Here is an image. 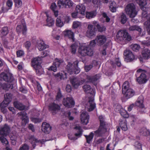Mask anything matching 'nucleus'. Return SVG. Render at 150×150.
Listing matches in <instances>:
<instances>
[{"label":"nucleus","instance_id":"aec40b11","mask_svg":"<svg viewBox=\"0 0 150 150\" xmlns=\"http://www.w3.org/2000/svg\"><path fill=\"white\" fill-rule=\"evenodd\" d=\"M96 40L97 44L101 46L103 45L105 42L107 40V38L104 35H100L96 36Z\"/></svg>","mask_w":150,"mask_h":150},{"label":"nucleus","instance_id":"de8ad7c7","mask_svg":"<svg viewBox=\"0 0 150 150\" xmlns=\"http://www.w3.org/2000/svg\"><path fill=\"white\" fill-rule=\"evenodd\" d=\"M85 136L86 139V142L90 144L93 138V133L92 132H91L88 136L85 135Z\"/></svg>","mask_w":150,"mask_h":150},{"label":"nucleus","instance_id":"412c9836","mask_svg":"<svg viewBox=\"0 0 150 150\" xmlns=\"http://www.w3.org/2000/svg\"><path fill=\"white\" fill-rule=\"evenodd\" d=\"M128 30L129 31H134L135 30L138 31L139 32V35L141 36H143L145 34L144 31L142 33V30L141 28L139 26L136 25L130 26L128 28Z\"/></svg>","mask_w":150,"mask_h":150},{"label":"nucleus","instance_id":"393cba45","mask_svg":"<svg viewBox=\"0 0 150 150\" xmlns=\"http://www.w3.org/2000/svg\"><path fill=\"white\" fill-rule=\"evenodd\" d=\"M16 30L18 33H20L22 32L23 34V35H25L27 31L26 26L25 24L18 25L16 28Z\"/></svg>","mask_w":150,"mask_h":150},{"label":"nucleus","instance_id":"864d4df0","mask_svg":"<svg viewBox=\"0 0 150 150\" xmlns=\"http://www.w3.org/2000/svg\"><path fill=\"white\" fill-rule=\"evenodd\" d=\"M98 31L100 32H102L105 30V28L104 26L102 25L98 24L96 27Z\"/></svg>","mask_w":150,"mask_h":150},{"label":"nucleus","instance_id":"c85d7f7f","mask_svg":"<svg viewBox=\"0 0 150 150\" xmlns=\"http://www.w3.org/2000/svg\"><path fill=\"white\" fill-rule=\"evenodd\" d=\"M13 105L15 108L21 110H23L25 108V106L18 101H15L13 102Z\"/></svg>","mask_w":150,"mask_h":150},{"label":"nucleus","instance_id":"2f4dec72","mask_svg":"<svg viewBox=\"0 0 150 150\" xmlns=\"http://www.w3.org/2000/svg\"><path fill=\"white\" fill-rule=\"evenodd\" d=\"M142 55L144 59L150 58V50L146 48L144 49L142 51Z\"/></svg>","mask_w":150,"mask_h":150},{"label":"nucleus","instance_id":"8fccbe9b","mask_svg":"<svg viewBox=\"0 0 150 150\" xmlns=\"http://www.w3.org/2000/svg\"><path fill=\"white\" fill-rule=\"evenodd\" d=\"M137 3L139 5L143 8V7L145 6L146 4L145 0H138L137 1Z\"/></svg>","mask_w":150,"mask_h":150},{"label":"nucleus","instance_id":"13d9d810","mask_svg":"<svg viewBox=\"0 0 150 150\" xmlns=\"http://www.w3.org/2000/svg\"><path fill=\"white\" fill-rule=\"evenodd\" d=\"M29 149V146L26 144H24L20 147L19 150H28Z\"/></svg>","mask_w":150,"mask_h":150},{"label":"nucleus","instance_id":"0eeeda50","mask_svg":"<svg viewBox=\"0 0 150 150\" xmlns=\"http://www.w3.org/2000/svg\"><path fill=\"white\" fill-rule=\"evenodd\" d=\"M73 3L70 0H59L57 3L59 8H68L72 6Z\"/></svg>","mask_w":150,"mask_h":150},{"label":"nucleus","instance_id":"7ed1b4c3","mask_svg":"<svg viewBox=\"0 0 150 150\" xmlns=\"http://www.w3.org/2000/svg\"><path fill=\"white\" fill-rule=\"evenodd\" d=\"M79 54L82 56H91L93 54V51L92 49L89 46H82L79 47L78 49Z\"/></svg>","mask_w":150,"mask_h":150},{"label":"nucleus","instance_id":"1a4fd4ad","mask_svg":"<svg viewBox=\"0 0 150 150\" xmlns=\"http://www.w3.org/2000/svg\"><path fill=\"white\" fill-rule=\"evenodd\" d=\"M96 107L93 97H89L88 102L86 104L85 108L88 111L91 112L94 110Z\"/></svg>","mask_w":150,"mask_h":150},{"label":"nucleus","instance_id":"e433bc0d","mask_svg":"<svg viewBox=\"0 0 150 150\" xmlns=\"http://www.w3.org/2000/svg\"><path fill=\"white\" fill-rule=\"evenodd\" d=\"M139 132L141 135L146 136H148L150 134L149 131L145 127H143L141 129Z\"/></svg>","mask_w":150,"mask_h":150},{"label":"nucleus","instance_id":"c9c22d12","mask_svg":"<svg viewBox=\"0 0 150 150\" xmlns=\"http://www.w3.org/2000/svg\"><path fill=\"white\" fill-rule=\"evenodd\" d=\"M64 35L65 37H67L74 41V33L73 32L70 30L66 31L64 32Z\"/></svg>","mask_w":150,"mask_h":150},{"label":"nucleus","instance_id":"4d7b16f0","mask_svg":"<svg viewBox=\"0 0 150 150\" xmlns=\"http://www.w3.org/2000/svg\"><path fill=\"white\" fill-rule=\"evenodd\" d=\"M15 5L17 7H19L22 5V2L21 0H14Z\"/></svg>","mask_w":150,"mask_h":150},{"label":"nucleus","instance_id":"9d476101","mask_svg":"<svg viewBox=\"0 0 150 150\" xmlns=\"http://www.w3.org/2000/svg\"><path fill=\"white\" fill-rule=\"evenodd\" d=\"M101 77L100 74H97L94 76H87L86 79L89 82L91 83L96 86L98 82V80Z\"/></svg>","mask_w":150,"mask_h":150},{"label":"nucleus","instance_id":"423d86ee","mask_svg":"<svg viewBox=\"0 0 150 150\" xmlns=\"http://www.w3.org/2000/svg\"><path fill=\"white\" fill-rule=\"evenodd\" d=\"M4 96V100L0 104V107L2 108L7 107L13 98V95L10 93L5 94Z\"/></svg>","mask_w":150,"mask_h":150},{"label":"nucleus","instance_id":"338daca9","mask_svg":"<svg viewBox=\"0 0 150 150\" xmlns=\"http://www.w3.org/2000/svg\"><path fill=\"white\" fill-rule=\"evenodd\" d=\"M73 70V74H77L80 72V69L78 67H74Z\"/></svg>","mask_w":150,"mask_h":150},{"label":"nucleus","instance_id":"cd10ccee","mask_svg":"<svg viewBox=\"0 0 150 150\" xmlns=\"http://www.w3.org/2000/svg\"><path fill=\"white\" fill-rule=\"evenodd\" d=\"M30 142L31 143L33 148L34 149L38 144L41 142L40 140H38L35 138L33 136H31L29 137Z\"/></svg>","mask_w":150,"mask_h":150},{"label":"nucleus","instance_id":"7c9ffc66","mask_svg":"<svg viewBox=\"0 0 150 150\" xmlns=\"http://www.w3.org/2000/svg\"><path fill=\"white\" fill-rule=\"evenodd\" d=\"M48 47L49 46L46 45L43 40H40L38 46V48L40 51L43 50Z\"/></svg>","mask_w":150,"mask_h":150},{"label":"nucleus","instance_id":"b1692460","mask_svg":"<svg viewBox=\"0 0 150 150\" xmlns=\"http://www.w3.org/2000/svg\"><path fill=\"white\" fill-rule=\"evenodd\" d=\"M42 60L40 57L34 58L32 60V65L34 68H37L38 65H41Z\"/></svg>","mask_w":150,"mask_h":150},{"label":"nucleus","instance_id":"39448f33","mask_svg":"<svg viewBox=\"0 0 150 150\" xmlns=\"http://www.w3.org/2000/svg\"><path fill=\"white\" fill-rule=\"evenodd\" d=\"M137 72L139 73H141L139 76L137 77L136 79L137 81L139 84L145 83L147 81L146 79V71L144 69H138Z\"/></svg>","mask_w":150,"mask_h":150},{"label":"nucleus","instance_id":"5fc2aeb1","mask_svg":"<svg viewBox=\"0 0 150 150\" xmlns=\"http://www.w3.org/2000/svg\"><path fill=\"white\" fill-rule=\"evenodd\" d=\"M56 76L57 77L60 76V78L61 79H66L67 78V74L66 73H64V75L62 74H60V73H58L57 74Z\"/></svg>","mask_w":150,"mask_h":150},{"label":"nucleus","instance_id":"603ef678","mask_svg":"<svg viewBox=\"0 0 150 150\" xmlns=\"http://www.w3.org/2000/svg\"><path fill=\"white\" fill-rule=\"evenodd\" d=\"M131 48L132 50L135 51H138L140 48V46L137 44L132 45Z\"/></svg>","mask_w":150,"mask_h":150},{"label":"nucleus","instance_id":"9b49d317","mask_svg":"<svg viewBox=\"0 0 150 150\" xmlns=\"http://www.w3.org/2000/svg\"><path fill=\"white\" fill-rule=\"evenodd\" d=\"M48 107L49 110L53 115L56 114L60 110V106L54 103L50 104Z\"/></svg>","mask_w":150,"mask_h":150},{"label":"nucleus","instance_id":"052dcab7","mask_svg":"<svg viewBox=\"0 0 150 150\" xmlns=\"http://www.w3.org/2000/svg\"><path fill=\"white\" fill-rule=\"evenodd\" d=\"M2 39L3 41L4 47L6 48H9V47L8 46V42L7 40L5 39H4V38H3V39L2 38Z\"/></svg>","mask_w":150,"mask_h":150},{"label":"nucleus","instance_id":"f8f14e48","mask_svg":"<svg viewBox=\"0 0 150 150\" xmlns=\"http://www.w3.org/2000/svg\"><path fill=\"white\" fill-rule=\"evenodd\" d=\"M144 100V98L143 96H139L137 101H136L135 103V106L139 107L141 109L143 110V111L140 110V112H141L142 113L144 112L145 110L144 106L143 104Z\"/></svg>","mask_w":150,"mask_h":150},{"label":"nucleus","instance_id":"09e8293b","mask_svg":"<svg viewBox=\"0 0 150 150\" xmlns=\"http://www.w3.org/2000/svg\"><path fill=\"white\" fill-rule=\"evenodd\" d=\"M36 70V74L38 75L42 74L43 72V69L41 65H38L37 68H34Z\"/></svg>","mask_w":150,"mask_h":150},{"label":"nucleus","instance_id":"2eb2a0df","mask_svg":"<svg viewBox=\"0 0 150 150\" xmlns=\"http://www.w3.org/2000/svg\"><path fill=\"white\" fill-rule=\"evenodd\" d=\"M0 77L3 79L4 80L6 81L11 82L14 80L12 75L10 74H6L2 72L0 74Z\"/></svg>","mask_w":150,"mask_h":150},{"label":"nucleus","instance_id":"6ab92c4d","mask_svg":"<svg viewBox=\"0 0 150 150\" xmlns=\"http://www.w3.org/2000/svg\"><path fill=\"white\" fill-rule=\"evenodd\" d=\"M88 30L86 33V36L88 38H91L96 34L95 28H93L92 25L89 24L88 26Z\"/></svg>","mask_w":150,"mask_h":150},{"label":"nucleus","instance_id":"dca6fc26","mask_svg":"<svg viewBox=\"0 0 150 150\" xmlns=\"http://www.w3.org/2000/svg\"><path fill=\"white\" fill-rule=\"evenodd\" d=\"M10 132V128L6 124L1 127L0 129V135L6 137Z\"/></svg>","mask_w":150,"mask_h":150},{"label":"nucleus","instance_id":"c03bdc74","mask_svg":"<svg viewBox=\"0 0 150 150\" xmlns=\"http://www.w3.org/2000/svg\"><path fill=\"white\" fill-rule=\"evenodd\" d=\"M47 25L49 26H52L54 24V20L50 17H48L47 15Z\"/></svg>","mask_w":150,"mask_h":150},{"label":"nucleus","instance_id":"49530a36","mask_svg":"<svg viewBox=\"0 0 150 150\" xmlns=\"http://www.w3.org/2000/svg\"><path fill=\"white\" fill-rule=\"evenodd\" d=\"M129 83L128 82L125 81L124 82L122 85V92H125L127 89H130V88H129Z\"/></svg>","mask_w":150,"mask_h":150},{"label":"nucleus","instance_id":"37998d69","mask_svg":"<svg viewBox=\"0 0 150 150\" xmlns=\"http://www.w3.org/2000/svg\"><path fill=\"white\" fill-rule=\"evenodd\" d=\"M96 15V13L95 11L87 12L86 17L87 18L90 19L94 17Z\"/></svg>","mask_w":150,"mask_h":150},{"label":"nucleus","instance_id":"5701e85b","mask_svg":"<svg viewBox=\"0 0 150 150\" xmlns=\"http://www.w3.org/2000/svg\"><path fill=\"white\" fill-rule=\"evenodd\" d=\"M85 6L82 4L78 5L76 7V11L83 15H85Z\"/></svg>","mask_w":150,"mask_h":150},{"label":"nucleus","instance_id":"f03ea898","mask_svg":"<svg viewBox=\"0 0 150 150\" xmlns=\"http://www.w3.org/2000/svg\"><path fill=\"white\" fill-rule=\"evenodd\" d=\"M116 37L118 40L124 43L128 42L132 39L131 36L125 30L118 31L116 34Z\"/></svg>","mask_w":150,"mask_h":150},{"label":"nucleus","instance_id":"a18cd8bd","mask_svg":"<svg viewBox=\"0 0 150 150\" xmlns=\"http://www.w3.org/2000/svg\"><path fill=\"white\" fill-rule=\"evenodd\" d=\"M120 19L121 23L123 24L125 23L127 20L126 16L124 13H122L120 17Z\"/></svg>","mask_w":150,"mask_h":150},{"label":"nucleus","instance_id":"f704fd0d","mask_svg":"<svg viewBox=\"0 0 150 150\" xmlns=\"http://www.w3.org/2000/svg\"><path fill=\"white\" fill-rule=\"evenodd\" d=\"M74 68V65L70 62H68L66 68L68 73L70 74H73V69Z\"/></svg>","mask_w":150,"mask_h":150},{"label":"nucleus","instance_id":"a211bd4d","mask_svg":"<svg viewBox=\"0 0 150 150\" xmlns=\"http://www.w3.org/2000/svg\"><path fill=\"white\" fill-rule=\"evenodd\" d=\"M81 121L83 125H87L89 122V116L88 113L83 111L81 114L80 115Z\"/></svg>","mask_w":150,"mask_h":150},{"label":"nucleus","instance_id":"20e7f679","mask_svg":"<svg viewBox=\"0 0 150 150\" xmlns=\"http://www.w3.org/2000/svg\"><path fill=\"white\" fill-rule=\"evenodd\" d=\"M125 11L126 14L130 18H134L137 14L135 5L133 3H129L126 6Z\"/></svg>","mask_w":150,"mask_h":150},{"label":"nucleus","instance_id":"ea45409f","mask_svg":"<svg viewBox=\"0 0 150 150\" xmlns=\"http://www.w3.org/2000/svg\"><path fill=\"white\" fill-rule=\"evenodd\" d=\"M83 88L84 91L86 93H92V89L91 86L89 85H85L83 86Z\"/></svg>","mask_w":150,"mask_h":150},{"label":"nucleus","instance_id":"e2e57ef3","mask_svg":"<svg viewBox=\"0 0 150 150\" xmlns=\"http://www.w3.org/2000/svg\"><path fill=\"white\" fill-rule=\"evenodd\" d=\"M24 54L23 51L19 50L17 52V55L18 57H21L23 56Z\"/></svg>","mask_w":150,"mask_h":150},{"label":"nucleus","instance_id":"473e14b6","mask_svg":"<svg viewBox=\"0 0 150 150\" xmlns=\"http://www.w3.org/2000/svg\"><path fill=\"white\" fill-rule=\"evenodd\" d=\"M119 125L122 129L124 131H126L127 129V126L126 121L125 120L120 119L119 121Z\"/></svg>","mask_w":150,"mask_h":150},{"label":"nucleus","instance_id":"0e129e2a","mask_svg":"<svg viewBox=\"0 0 150 150\" xmlns=\"http://www.w3.org/2000/svg\"><path fill=\"white\" fill-rule=\"evenodd\" d=\"M114 62L115 64H116L118 67H120L121 66V63L119 58H115Z\"/></svg>","mask_w":150,"mask_h":150},{"label":"nucleus","instance_id":"4c0bfd02","mask_svg":"<svg viewBox=\"0 0 150 150\" xmlns=\"http://www.w3.org/2000/svg\"><path fill=\"white\" fill-rule=\"evenodd\" d=\"M8 28L7 27H3L1 30V37L2 38H4V36H6L8 33Z\"/></svg>","mask_w":150,"mask_h":150},{"label":"nucleus","instance_id":"79ce46f5","mask_svg":"<svg viewBox=\"0 0 150 150\" xmlns=\"http://www.w3.org/2000/svg\"><path fill=\"white\" fill-rule=\"evenodd\" d=\"M4 137L5 136H0V141L3 144V145L6 146L9 144V142L7 140L6 138L5 137Z\"/></svg>","mask_w":150,"mask_h":150},{"label":"nucleus","instance_id":"4be33fe9","mask_svg":"<svg viewBox=\"0 0 150 150\" xmlns=\"http://www.w3.org/2000/svg\"><path fill=\"white\" fill-rule=\"evenodd\" d=\"M51 128L50 124L46 122L43 123L42 125V130L46 134H49L51 130Z\"/></svg>","mask_w":150,"mask_h":150},{"label":"nucleus","instance_id":"774afa93","mask_svg":"<svg viewBox=\"0 0 150 150\" xmlns=\"http://www.w3.org/2000/svg\"><path fill=\"white\" fill-rule=\"evenodd\" d=\"M31 44L30 42L27 41L24 43L25 47L27 49H28L30 47Z\"/></svg>","mask_w":150,"mask_h":150},{"label":"nucleus","instance_id":"69168bd1","mask_svg":"<svg viewBox=\"0 0 150 150\" xmlns=\"http://www.w3.org/2000/svg\"><path fill=\"white\" fill-rule=\"evenodd\" d=\"M102 16L103 17L105 18V20L106 22H108L110 21V19L107 16V14L105 13H103L102 14Z\"/></svg>","mask_w":150,"mask_h":150},{"label":"nucleus","instance_id":"f3484780","mask_svg":"<svg viewBox=\"0 0 150 150\" xmlns=\"http://www.w3.org/2000/svg\"><path fill=\"white\" fill-rule=\"evenodd\" d=\"M19 116H21V119L22 120V125H25L29 121V118L27 115V113L24 111H21L17 114Z\"/></svg>","mask_w":150,"mask_h":150},{"label":"nucleus","instance_id":"6e6d98bb","mask_svg":"<svg viewBox=\"0 0 150 150\" xmlns=\"http://www.w3.org/2000/svg\"><path fill=\"white\" fill-rule=\"evenodd\" d=\"M71 53L73 54H75L76 52L77 47L76 45L75 44H73L71 45Z\"/></svg>","mask_w":150,"mask_h":150},{"label":"nucleus","instance_id":"ddd939ff","mask_svg":"<svg viewBox=\"0 0 150 150\" xmlns=\"http://www.w3.org/2000/svg\"><path fill=\"white\" fill-rule=\"evenodd\" d=\"M85 81L84 79L80 81L78 78L74 77L71 80V82L73 86L77 88L79 85L83 84Z\"/></svg>","mask_w":150,"mask_h":150},{"label":"nucleus","instance_id":"f257e3e1","mask_svg":"<svg viewBox=\"0 0 150 150\" xmlns=\"http://www.w3.org/2000/svg\"><path fill=\"white\" fill-rule=\"evenodd\" d=\"M99 119L100 121V126L98 129L94 132L95 135L97 137L101 136L107 130L108 124L105 122V118L102 115L100 116Z\"/></svg>","mask_w":150,"mask_h":150},{"label":"nucleus","instance_id":"680f3d73","mask_svg":"<svg viewBox=\"0 0 150 150\" xmlns=\"http://www.w3.org/2000/svg\"><path fill=\"white\" fill-rule=\"evenodd\" d=\"M62 97V95L61 93L60 90L59 89V91L57 93L56 96V99L57 100H59V99Z\"/></svg>","mask_w":150,"mask_h":150},{"label":"nucleus","instance_id":"bb28decb","mask_svg":"<svg viewBox=\"0 0 150 150\" xmlns=\"http://www.w3.org/2000/svg\"><path fill=\"white\" fill-rule=\"evenodd\" d=\"M124 54L127 58L130 61L133 60L135 58L132 52L128 50H126L124 51Z\"/></svg>","mask_w":150,"mask_h":150},{"label":"nucleus","instance_id":"a878e982","mask_svg":"<svg viewBox=\"0 0 150 150\" xmlns=\"http://www.w3.org/2000/svg\"><path fill=\"white\" fill-rule=\"evenodd\" d=\"M114 107L117 111H119L122 116H123L125 117H128V115H126L124 114V113H126V112L125 110L122 108V106L118 104H116L114 105Z\"/></svg>","mask_w":150,"mask_h":150},{"label":"nucleus","instance_id":"6e6552de","mask_svg":"<svg viewBox=\"0 0 150 150\" xmlns=\"http://www.w3.org/2000/svg\"><path fill=\"white\" fill-rule=\"evenodd\" d=\"M63 62L62 60L56 58L54 60L52 65L48 69V70L56 72Z\"/></svg>","mask_w":150,"mask_h":150},{"label":"nucleus","instance_id":"c756f323","mask_svg":"<svg viewBox=\"0 0 150 150\" xmlns=\"http://www.w3.org/2000/svg\"><path fill=\"white\" fill-rule=\"evenodd\" d=\"M126 98H129L133 97L135 94V92L134 90L131 88L128 89L125 92H124Z\"/></svg>","mask_w":150,"mask_h":150},{"label":"nucleus","instance_id":"58836bf2","mask_svg":"<svg viewBox=\"0 0 150 150\" xmlns=\"http://www.w3.org/2000/svg\"><path fill=\"white\" fill-rule=\"evenodd\" d=\"M50 8L53 11L55 16L57 17L58 15V12L57 10V6L55 3H52L50 6Z\"/></svg>","mask_w":150,"mask_h":150},{"label":"nucleus","instance_id":"bf43d9fd","mask_svg":"<svg viewBox=\"0 0 150 150\" xmlns=\"http://www.w3.org/2000/svg\"><path fill=\"white\" fill-rule=\"evenodd\" d=\"M81 25V23L78 21H75L73 22V27L74 28H76Z\"/></svg>","mask_w":150,"mask_h":150},{"label":"nucleus","instance_id":"4468645a","mask_svg":"<svg viewBox=\"0 0 150 150\" xmlns=\"http://www.w3.org/2000/svg\"><path fill=\"white\" fill-rule=\"evenodd\" d=\"M63 105L65 107L68 108L71 107L75 104L72 98L70 97L64 98L63 99Z\"/></svg>","mask_w":150,"mask_h":150},{"label":"nucleus","instance_id":"72a5a7b5","mask_svg":"<svg viewBox=\"0 0 150 150\" xmlns=\"http://www.w3.org/2000/svg\"><path fill=\"white\" fill-rule=\"evenodd\" d=\"M147 16V21L144 22V25L149 34H150V14L148 16Z\"/></svg>","mask_w":150,"mask_h":150},{"label":"nucleus","instance_id":"a19ab883","mask_svg":"<svg viewBox=\"0 0 150 150\" xmlns=\"http://www.w3.org/2000/svg\"><path fill=\"white\" fill-rule=\"evenodd\" d=\"M74 129L78 130V133L75 134L76 137H80L82 134V130L81 127L79 125L76 126L74 128Z\"/></svg>","mask_w":150,"mask_h":150},{"label":"nucleus","instance_id":"3c124183","mask_svg":"<svg viewBox=\"0 0 150 150\" xmlns=\"http://www.w3.org/2000/svg\"><path fill=\"white\" fill-rule=\"evenodd\" d=\"M56 24L57 26L59 27H62L64 25L63 22L62 21L59 17L57 18L56 21Z\"/></svg>","mask_w":150,"mask_h":150}]
</instances>
